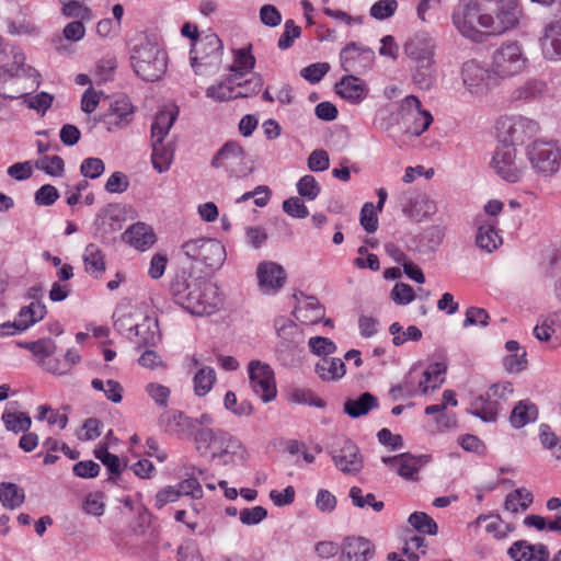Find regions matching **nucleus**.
Here are the masks:
<instances>
[{
  "mask_svg": "<svg viewBox=\"0 0 561 561\" xmlns=\"http://www.w3.org/2000/svg\"><path fill=\"white\" fill-rule=\"evenodd\" d=\"M170 290L176 304L196 316L214 313L221 302L218 289L211 282L195 277L184 270L176 273Z\"/></svg>",
  "mask_w": 561,
  "mask_h": 561,
  "instance_id": "obj_1",
  "label": "nucleus"
},
{
  "mask_svg": "<svg viewBox=\"0 0 561 561\" xmlns=\"http://www.w3.org/2000/svg\"><path fill=\"white\" fill-rule=\"evenodd\" d=\"M130 64L135 73L145 81H157L167 70L165 54L145 34L130 39Z\"/></svg>",
  "mask_w": 561,
  "mask_h": 561,
  "instance_id": "obj_2",
  "label": "nucleus"
},
{
  "mask_svg": "<svg viewBox=\"0 0 561 561\" xmlns=\"http://www.w3.org/2000/svg\"><path fill=\"white\" fill-rule=\"evenodd\" d=\"M196 449L202 456L210 455L213 461L228 465V456L242 450L241 443L222 430L202 428L195 434Z\"/></svg>",
  "mask_w": 561,
  "mask_h": 561,
  "instance_id": "obj_3",
  "label": "nucleus"
},
{
  "mask_svg": "<svg viewBox=\"0 0 561 561\" xmlns=\"http://www.w3.org/2000/svg\"><path fill=\"white\" fill-rule=\"evenodd\" d=\"M175 119V112L161 111L156 115L151 125V162L159 173L168 171L173 161L174 148L171 144H164L163 140L169 135Z\"/></svg>",
  "mask_w": 561,
  "mask_h": 561,
  "instance_id": "obj_4",
  "label": "nucleus"
},
{
  "mask_svg": "<svg viewBox=\"0 0 561 561\" xmlns=\"http://www.w3.org/2000/svg\"><path fill=\"white\" fill-rule=\"evenodd\" d=\"M528 58L517 42H507L499 46L492 54V73L499 79H506L523 72Z\"/></svg>",
  "mask_w": 561,
  "mask_h": 561,
  "instance_id": "obj_5",
  "label": "nucleus"
},
{
  "mask_svg": "<svg viewBox=\"0 0 561 561\" xmlns=\"http://www.w3.org/2000/svg\"><path fill=\"white\" fill-rule=\"evenodd\" d=\"M453 21L462 36L474 42L482 41L485 30L490 34V26L493 24V16L481 13L480 7L476 2H469L453 14Z\"/></svg>",
  "mask_w": 561,
  "mask_h": 561,
  "instance_id": "obj_6",
  "label": "nucleus"
},
{
  "mask_svg": "<svg viewBox=\"0 0 561 561\" xmlns=\"http://www.w3.org/2000/svg\"><path fill=\"white\" fill-rule=\"evenodd\" d=\"M181 251L188 260L213 268L220 267L226 260L224 244L210 238L187 240L181 245Z\"/></svg>",
  "mask_w": 561,
  "mask_h": 561,
  "instance_id": "obj_7",
  "label": "nucleus"
},
{
  "mask_svg": "<svg viewBox=\"0 0 561 561\" xmlns=\"http://www.w3.org/2000/svg\"><path fill=\"white\" fill-rule=\"evenodd\" d=\"M210 164L215 169L226 170L230 176L236 178H244L253 172L244 149L234 140L224 144L213 157Z\"/></svg>",
  "mask_w": 561,
  "mask_h": 561,
  "instance_id": "obj_8",
  "label": "nucleus"
},
{
  "mask_svg": "<svg viewBox=\"0 0 561 561\" xmlns=\"http://www.w3.org/2000/svg\"><path fill=\"white\" fill-rule=\"evenodd\" d=\"M531 168L541 175L554 174L561 163V150L553 141L535 140L526 149Z\"/></svg>",
  "mask_w": 561,
  "mask_h": 561,
  "instance_id": "obj_9",
  "label": "nucleus"
},
{
  "mask_svg": "<svg viewBox=\"0 0 561 561\" xmlns=\"http://www.w3.org/2000/svg\"><path fill=\"white\" fill-rule=\"evenodd\" d=\"M497 129L501 142L515 148L536 136L540 126L529 117L512 116L501 119L497 124Z\"/></svg>",
  "mask_w": 561,
  "mask_h": 561,
  "instance_id": "obj_10",
  "label": "nucleus"
},
{
  "mask_svg": "<svg viewBox=\"0 0 561 561\" xmlns=\"http://www.w3.org/2000/svg\"><path fill=\"white\" fill-rule=\"evenodd\" d=\"M490 165L502 180L510 183L520 181L526 171L523 159L516 156V148L503 142L495 149Z\"/></svg>",
  "mask_w": 561,
  "mask_h": 561,
  "instance_id": "obj_11",
  "label": "nucleus"
},
{
  "mask_svg": "<svg viewBox=\"0 0 561 561\" xmlns=\"http://www.w3.org/2000/svg\"><path fill=\"white\" fill-rule=\"evenodd\" d=\"M461 77L467 90L476 95H482L497 84V78L492 73V68L486 69L476 60L463 64Z\"/></svg>",
  "mask_w": 561,
  "mask_h": 561,
  "instance_id": "obj_12",
  "label": "nucleus"
},
{
  "mask_svg": "<svg viewBox=\"0 0 561 561\" xmlns=\"http://www.w3.org/2000/svg\"><path fill=\"white\" fill-rule=\"evenodd\" d=\"M250 385L254 393L263 402H270L275 399L277 390L274 380V373L270 365L260 360H252L249 364Z\"/></svg>",
  "mask_w": 561,
  "mask_h": 561,
  "instance_id": "obj_13",
  "label": "nucleus"
},
{
  "mask_svg": "<svg viewBox=\"0 0 561 561\" xmlns=\"http://www.w3.org/2000/svg\"><path fill=\"white\" fill-rule=\"evenodd\" d=\"M402 211L409 218L421 222L436 213V203L424 193L405 192L401 197Z\"/></svg>",
  "mask_w": 561,
  "mask_h": 561,
  "instance_id": "obj_14",
  "label": "nucleus"
},
{
  "mask_svg": "<svg viewBox=\"0 0 561 561\" xmlns=\"http://www.w3.org/2000/svg\"><path fill=\"white\" fill-rule=\"evenodd\" d=\"M330 455L335 467L343 473L356 474L363 468L359 449L351 439L343 438L341 446L333 448Z\"/></svg>",
  "mask_w": 561,
  "mask_h": 561,
  "instance_id": "obj_15",
  "label": "nucleus"
},
{
  "mask_svg": "<svg viewBox=\"0 0 561 561\" xmlns=\"http://www.w3.org/2000/svg\"><path fill=\"white\" fill-rule=\"evenodd\" d=\"M430 459L431 456L428 455L414 456L410 453H403L392 457H382L381 461L394 469L401 478L416 481L420 468L427 463Z\"/></svg>",
  "mask_w": 561,
  "mask_h": 561,
  "instance_id": "obj_16",
  "label": "nucleus"
},
{
  "mask_svg": "<svg viewBox=\"0 0 561 561\" xmlns=\"http://www.w3.org/2000/svg\"><path fill=\"white\" fill-rule=\"evenodd\" d=\"M401 114L404 122H409L410 118L420 121V125L407 126L405 133L414 137L421 136L433 122L432 114L428 111L422 110L420 99L412 94L405 96L402 101Z\"/></svg>",
  "mask_w": 561,
  "mask_h": 561,
  "instance_id": "obj_17",
  "label": "nucleus"
},
{
  "mask_svg": "<svg viewBox=\"0 0 561 561\" xmlns=\"http://www.w3.org/2000/svg\"><path fill=\"white\" fill-rule=\"evenodd\" d=\"M274 327L279 339L277 353L293 354L304 342L302 331L293 320L279 317L275 320Z\"/></svg>",
  "mask_w": 561,
  "mask_h": 561,
  "instance_id": "obj_18",
  "label": "nucleus"
},
{
  "mask_svg": "<svg viewBox=\"0 0 561 561\" xmlns=\"http://www.w3.org/2000/svg\"><path fill=\"white\" fill-rule=\"evenodd\" d=\"M539 45L546 60L561 61V16L545 24Z\"/></svg>",
  "mask_w": 561,
  "mask_h": 561,
  "instance_id": "obj_19",
  "label": "nucleus"
},
{
  "mask_svg": "<svg viewBox=\"0 0 561 561\" xmlns=\"http://www.w3.org/2000/svg\"><path fill=\"white\" fill-rule=\"evenodd\" d=\"M159 427L168 434L188 437L196 431V421L186 416L182 411L169 410L158 420Z\"/></svg>",
  "mask_w": 561,
  "mask_h": 561,
  "instance_id": "obj_20",
  "label": "nucleus"
},
{
  "mask_svg": "<svg viewBox=\"0 0 561 561\" xmlns=\"http://www.w3.org/2000/svg\"><path fill=\"white\" fill-rule=\"evenodd\" d=\"M374 51L359 47L356 43H348L340 53L341 66L346 72H363L373 60Z\"/></svg>",
  "mask_w": 561,
  "mask_h": 561,
  "instance_id": "obj_21",
  "label": "nucleus"
},
{
  "mask_svg": "<svg viewBox=\"0 0 561 561\" xmlns=\"http://www.w3.org/2000/svg\"><path fill=\"white\" fill-rule=\"evenodd\" d=\"M256 276L260 289L265 294L278 291L286 282V273L283 266L271 261L257 265Z\"/></svg>",
  "mask_w": 561,
  "mask_h": 561,
  "instance_id": "obj_22",
  "label": "nucleus"
},
{
  "mask_svg": "<svg viewBox=\"0 0 561 561\" xmlns=\"http://www.w3.org/2000/svg\"><path fill=\"white\" fill-rule=\"evenodd\" d=\"M134 107L126 96H121L111 103L107 113L100 116L99 121L107 126V130L119 129L128 125L133 118Z\"/></svg>",
  "mask_w": 561,
  "mask_h": 561,
  "instance_id": "obj_23",
  "label": "nucleus"
},
{
  "mask_svg": "<svg viewBox=\"0 0 561 561\" xmlns=\"http://www.w3.org/2000/svg\"><path fill=\"white\" fill-rule=\"evenodd\" d=\"M375 554V546L364 537H347L341 545L337 561H369Z\"/></svg>",
  "mask_w": 561,
  "mask_h": 561,
  "instance_id": "obj_24",
  "label": "nucleus"
},
{
  "mask_svg": "<svg viewBox=\"0 0 561 561\" xmlns=\"http://www.w3.org/2000/svg\"><path fill=\"white\" fill-rule=\"evenodd\" d=\"M24 53L14 45L0 44V79L7 80L19 76L25 65Z\"/></svg>",
  "mask_w": 561,
  "mask_h": 561,
  "instance_id": "obj_25",
  "label": "nucleus"
},
{
  "mask_svg": "<svg viewBox=\"0 0 561 561\" xmlns=\"http://www.w3.org/2000/svg\"><path fill=\"white\" fill-rule=\"evenodd\" d=\"M501 4L496 10V16L493 18V24L490 26V34H502L518 24L520 10L514 0L497 2Z\"/></svg>",
  "mask_w": 561,
  "mask_h": 561,
  "instance_id": "obj_26",
  "label": "nucleus"
},
{
  "mask_svg": "<svg viewBox=\"0 0 561 561\" xmlns=\"http://www.w3.org/2000/svg\"><path fill=\"white\" fill-rule=\"evenodd\" d=\"M507 554L514 561H548L549 550L543 543H529L526 540L515 541L510 549Z\"/></svg>",
  "mask_w": 561,
  "mask_h": 561,
  "instance_id": "obj_27",
  "label": "nucleus"
},
{
  "mask_svg": "<svg viewBox=\"0 0 561 561\" xmlns=\"http://www.w3.org/2000/svg\"><path fill=\"white\" fill-rule=\"evenodd\" d=\"M335 92L343 99L353 104L360 103L367 95L368 88L366 83L358 77L348 75L344 76L334 85Z\"/></svg>",
  "mask_w": 561,
  "mask_h": 561,
  "instance_id": "obj_28",
  "label": "nucleus"
},
{
  "mask_svg": "<svg viewBox=\"0 0 561 561\" xmlns=\"http://www.w3.org/2000/svg\"><path fill=\"white\" fill-rule=\"evenodd\" d=\"M435 41L428 34L420 33L411 37L404 45L405 54L413 61L434 60Z\"/></svg>",
  "mask_w": 561,
  "mask_h": 561,
  "instance_id": "obj_29",
  "label": "nucleus"
},
{
  "mask_svg": "<svg viewBox=\"0 0 561 561\" xmlns=\"http://www.w3.org/2000/svg\"><path fill=\"white\" fill-rule=\"evenodd\" d=\"M124 237L131 247L140 251H146L156 242L154 232L144 222L133 225Z\"/></svg>",
  "mask_w": 561,
  "mask_h": 561,
  "instance_id": "obj_30",
  "label": "nucleus"
},
{
  "mask_svg": "<svg viewBox=\"0 0 561 561\" xmlns=\"http://www.w3.org/2000/svg\"><path fill=\"white\" fill-rule=\"evenodd\" d=\"M294 316L302 323L314 324L324 317V308L316 298L308 297L294 309Z\"/></svg>",
  "mask_w": 561,
  "mask_h": 561,
  "instance_id": "obj_31",
  "label": "nucleus"
},
{
  "mask_svg": "<svg viewBox=\"0 0 561 561\" xmlns=\"http://www.w3.org/2000/svg\"><path fill=\"white\" fill-rule=\"evenodd\" d=\"M378 399L370 392H363L357 399H347L343 411L352 419H358L378 408Z\"/></svg>",
  "mask_w": 561,
  "mask_h": 561,
  "instance_id": "obj_32",
  "label": "nucleus"
},
{
  "mask_svg": "<svg viewBox=\"0 0 561 561\" xmlns=\"http://www.w3.org/2000/svg\"><path fill=\"white\" fill-rule=\"evenodd\" d=\"M134 328V334L138 337L137 344L139 346H153L160 341L157 319L145 317L141 322L135 323Z\"/></svg>",
  "mask_w": 561,
  "mask_h": 561,
  "instance_id": "obj_33",
  "label": "nucleus"
},
{
  "mask_svg": "<svg viewBox=\"0 0 561 561\" xmlns=\"http://www.w3.org/2000/svg\"><path fill=\"white\" fill-rule=\"evenodd\" d=\"M319 378L323 381H335L344 377L346 373L345 364L337 357H323L314 368Z\"/></svg>",
  "mask_w": 561,
  "mask_h": 561,
  "instance_id": "obj_34",
  "label": "nucleus"
},
{
  "mask_svg": "<svg viewBox=\"0 0 561 561\" xmlns=\"http://www.w3.org/2000/svg\"><path fill=\"white\" fill-rule=\"evenodd\" d=\"M85 272L94 278H100L105 272V256L101 249L94 244L89 243L82 255Z\"/></svg>",
  "mask_w": 561,
  "mask_h": 561,
  "instance_id": "obj_35",
  "label": "nucleus"
},
{
  "mask_svg": "<svg viewBox=\"0 0 561 561\" xmlns=\"http://www.w3.org/2000/svg\"><path fill=\"white\" fill-rule=\"evenodd\" d=\"M537 417V405L529 400H522L512 410L510 422L513 427L522 428L525 425L535 422Z\"/></svg>",
  "mask_w": 561,
  "mask_h": 561,
  "instance_id": "obj_36",
  "label": "nucleus"
},
{
  "mask_svg": "<svg viewBox=\"0 0 561 561\" xmlns=\"http://www.w3.org/2000/svg\"><path fill=\"white\" fill-rule=\"evenodd\" d=\"M413 82L423 90L431 89L436 80V70L434 60L423 59L422 61H414Z\"/></svg>",
  "mask_w": 561,
  "mask_h": 561,
  "instance_id": "obj_37",
  "label": "nucleus"
},
{
  "mask_svg": "<svg viewBox=\"0 0 561 561\" xmlns=\"http://www.w3.org/2000/svg\"><path fill=\"white\" fill-rule=\"evenodd\" d=\"M46 306L39 300L32 301L28 306H24L20 309L16 320L23 331L27 330L35 323L39 322L46 316Z\"/></svg>",
  "mask_w": 561,
  "mask_h": 561,
  "instance_id": "obj_38",
  "label": "nucleus"
},
{
  "mask_svg": "<svg viewBox=\"0 0 561 561\" xmlns=\"http://www.w3.org/2000/svg\"><path fill=\"white\" fill-rule=\"evenodd\" d=\"M231 83L232 79L228 78L227 82H220L217 85H210L206 90V95L218 102H225L239 98H248L251 95V92H242L241 90H236Z\"/></svg>",
  "mask_w": 561,
  "mask_h": 561,
  "instance_id": "obj_39",
  "label": "nucleus"
},
{
  "mask_svg": "<svg viewBox=\"0 0 561 561\" xmlns=\"http://www.w3.org/2000/svg\"><path fill=\"white\" fill-rule=\"evenodd\" d=\"M24 500V490L18 484L11 482L0 484V502L5 508L15 510L23 504Z\"/></svg>",
  "mask_w": 561,
  "mask_h": 561,
  "instance_id": "obj_40",
  "label": "nucleus"
},
{
  "mask_svg": "<svg viewBox=\"0 0 561 561\" xmlns=\"http://www.w3.org/2000/svg\"><path fill=\"white\" fill-rule=\"evenodd\" d=\"M195 49L205 54L201 59L211 57L218 61L221 56L222 43L216 34H209L201 38L198 43L192 44L191 54Z\"/></svg>",
  "mask_w": 561,
  "mask_h": 561,
  "instance_id": "obj_41",
  "label": "nucleus"
},
{
  "mask_svg": "<svg viewBox=\"0 0 561 561\" xmlns=\"http://www.w3.org/2000/svg\"><path fill=\"white\" fill-rule=\"evenodd\" d=\"M95 225L98 229L108 234L122 229L121 220L116 214V208L112 205L103 208L96 216Z\"/></svg>",
  "mask_w": 561,
  "mask_h": 561,
  "instance_id": "obj_42",
  "label": "nucleus"
},
{
  "mask_svg": "<svg viewBox=\"0 0 561 561\" xmlns=\"http://www.w3.org/2000/svg\"><path fill=\"white\" fill-rule=\"evenodd\" d=\"M476 243L481 250L492 252L502 243V239L495 231L494 225H480L478 227Z\"/></svg>",
  "mask_w": 561,
  "mask_h": 561,
  "instance_id": "obj_43",
  "label": "nucleus"
},
{
  "mask_svg": "<svg viewBox=\"0 0 561 561\" xmlns=\"http://www.w3.org/2000/svg\"><path fill=\"white\" fill-rule=\"evenodd\" d=\"M446 369L447 367L444 363H435L431 365L430 368L423 373L424 379L419 382L422 392L427 393L430 388L428 383H431L432 390L439 388L445 380L443 375L446 373Z\"/></svg>",
  "mask_w": 561,
  "mask_h": 561,
  "instance_id": "obj_44",
  "label": "nucleus"
},
{
  "mask_svg": "<svg viewBox=\"0 0 561 561\" xmlns=\"http://www.w3.org/2000/svg\"><path fill=\"white\" fill-rule=\"evenodd\" d=\"M255 66V58L251 53V46L240 48L234 51L233 64L230 70L239 77H243L250 72Z\"/></svg>",
  "mask_w": 561,
  "mask_h": 561,
  "instance_id": "obj_45",
  "label": "nucleus"
},
{
  "mask_svg": "<svg viewBox=\"0 0 561 561\" xmlns=\"http://www.w3.org/2000/svg\"><path fill=\"white\" fill-rule=\"evenodd\" d=\"M216 381V371L211 367H202L194 376V392L198 397L206 396Z\"/></svg>",
  "mask_w": 561,
  "mask_h": 561,
  "instance_id": "obj_46",
  "label": "nucleus"
},
{
  "mask_svg": "<svg viewBox=\"0 0 561 561\" xmlns=\"http://www.w3.org/2000/svg\"><path fill=\"white\" fill-rule=\"evenodd\" d=\"M533 494L525 489H516L508 493L505 499V510L517 513L519 510L526 511L533 503Z\"/></svg>",
  "mask_w": 561,
  "mask_h": 561,
  "instance_id": "obj_47",
  "label": "nucleus"
},
{
  "mask_svg": "<svg viewBox=\"0 0 561 561\" xmlns=\"http://www.w3.org/2000/svg\"><path fill=\"white\" fill-rule=\"evenodd\" d=\"M2 421L7 431L18 433H25L30 430L32 425V420L27 413L21 412H10L5 411L2 414Z\"/></svg>",
  "mask_w": 561,
  "mask_h": 561,
  "instance_id": "obj_48",
  "label": "nucleus"
},
{
  "mask_svg": "<svg viewBox=\"0 0 561 561\" xmlns=\"http://www.w3.org/2000/svg\"><path fill=\"white\" fill-rule=\"evenodd\" d=\"M348 495L353 505L358 508L371 507L375 512L379 513L385 507L382 501H377L373 493L364 494L359 486H352Z\"/></svg>",
  "mask_w": 561,
  "mask_h": 561,
  "instance_id": "obj_49",
  "label": "nucleus"
},
{
  "mask_svg": "<svg viewBox=\"0 0 561 561\" xmlns=\"http://www.w3.org/2000/svg\"><path fill=\"white\" fill-rule=\"evenodd\" d=\"M408 522L414 529L426 535L434 536L438 531L436 522L424 512L412 513Z\"/></svg>",
  "mask_w": 561,
  "mask_h": 561,
  "instance_id": "obj_50",
  "label": "nucleus"
},
{
  "mask_svg": "<svg viewBox=\"0 0 561 561\" xmlns=\"http://www.w3.org/2000/svg\"><path fill=\"white\" fill-rule=\"evenodd\" d=\"M546 89V83L541 80H528L514 91V98L517 100H531L540 96Z\"/></svg>",
  "mask_w": 561,
  "mask_h": 561,
  "instance_id": "obj_51",
  "label": "nucleus"
},
{
  "mask_svg": "<svg viewBox=\"0 0 561 561\" xmlns=\"http://www.w3.org/2000/svg\"><path fill=\"white\" fill-rule=\"evenodd\" d=\"M22 96L24 104H26L28 108L42 114V116L50 108L54 101V95L47 92H41L36 95L24 94Z\"/></svg>",
  "mask_w": 561,
  "mask_h": 561,
  "instance_id": "obj_52",
  "label": "nucleus"
},
{
  "mask_svg": "<svg viewBox=\"0 0 561 561\" xmlns=\"http://www.w3.org/2000/svg\"><path fill=\"white\" fill-rule=\"evenodd\" d=\"M445 233L446 227L444 225H432L424 230L422 240L425 242L427 249L435 251L443 242Z\"/></svg>",
  "mask_w": 561,
  "mask_h": 561,
  "instance_id": "obj_53",
  "label": "nucleus"
},
{
  "mask_svg": "<svg viewBox=\"0 0 561 561\" xmlns=\"http://www.w3.org/2000/svg\"><path fill=\"white\" fill-rule=\"evenodd\" d=\"M298 194L307 201H314L320 194V185L312 175H304L297 183Z\"/></svg>",
  "mask_w": 561,
  "mask_h": 561,
  "instance_id": "obj_54",
  "label": "nucleus"
},
{
  "mask_svg": "<svg viewBox=\"0 0 561 561\" xmlns=\"http://www.w3.org/2000/svg\"><path fill=\"white\" fill-rule=\"evenodd\" d=\"M479 401L483 402V398L480 397L472 403L474 410L471 411V414L479 417L483 422H495L497 419V402H486L480 407Z\"/></svg>",
  "mask_w": 561,
  "mask_h": 561,
  "instance_id": "obj_55",
  "label": "nucleus"
},
{
  "mask_svg": "<svg viewBox=\"0 0 561 561\" xmlns=\"http://www.w3.org/2000/svg\"><path fill=\"white\" fill-rule=\"evenodd\" d=\"M36 168L51 176H60L65 170L64 160L59 156H45L36 162Z\"/></svg>",
  "mask_w": 561,
  "mask_h": 561,
  "instance_id": "obj_56",
  "label": "nucleus"
},
{
  "mask_svg": "<svg viewBox=\"0 0 561 561\" xmlns=\"http://www.w3.org/2000/svg\"><path fill=\"white\" fill-rule=\"evenodd\" d=\"M310 351L318 356L327 357L333 354L336 350V345L332 340L324 336H312L308 341Z\"/></svg>",
  "mask_w": 561,
  "mask_h": 561,
  "instance_id": "obj_57",
  "label": "nucleus"
},
{
  "mask_svg": "<svg viewBox=\"0 0 561 561\" xmlns=\"http://www.w3.org/2000/svg\"><path fill=\"white\" fill-rule=\"evenodd\" d=\"M329 70L330 65L328 62H316L302 68L300 76L311 84H316L322 80Z\"/></svg>",
  "mask_w": 561,
  "mask_h": 561,
  "instance_id": "obj_58",
  "label": "nucleus"
},
{
  "mask_svg": "<svg viewBox=\"0 0 561 561\" xmlns=\"http://www.w3.org/2000/svg\"><path fill=\"white\" fill-rule=\"evenodd\" d=\"M390 298L394 304L405 306L415 299V293L410 285L397 283L390 293Z\"/></svg>",
  "mask_w": 561,
  "mask_h": 561,
  "instance_id": "obj_59",
  "label": "nucleus"
},
{
  "mask_svg": "<svg viewBox=\"0 0 561 561\" xmlns=\"http://www.w3.org/2000/svg\"><path fill=\"white\" fill-rule=\"evenodd\" d=\"M527 353L522 350L520 353H514L503 358V366L507 373L517 374L525 370L528 366Z\"/></svg>",
  "mask_w": 561,
  "mask_h": 561,
  "instance_id": "obj_60",
  "label": "nucleus"
},
{
  "mask_svg": "<svg viewBox=\"0 0 561 561\" xmlns=\"http://www.w3.org/2000/svg\"><path fill=\"white\" fill-rule=\"evenodd\" d=\"M146 391L158 407H168L171 391L167 386L157 382H150L146 386Z\"/></svg>",
  "mask_w": 561,
  "mask_h": 561,
  "instance_id": "obj_61",
  "label": "nucleus"
},
{
  "mask_svg": "<svg viewBox=\"0 0 561 561\" xmlns=\"http://www.w3.org/2000/svg\"><path fill=\"white\" fill-rule=\"evenodd\" d=\"M398 8L396 0H379L370 8V16L376 20H385L392 16Z\"/></svg>",
  "mask_w": 561,
  "mask_h": 561,
  "instance_id": "obj_62",
  "label": "nucleus"
},
{
  "mask_svg": "<svg viewBox=\"0 0 561 561\" xmlns=\"http://www.w3.org/2000/svg\"><path fill=\"white\" fill-rule=\"evenodd\" d=\"M290 400L294 403L309 404L317 408H324L325 402L319 397H316L311 390L308 389H294L290 394Z\"/></svg>",
  "mask_w": 561,
  "mask_h": 561,
  "instance_id": "obj_63",
  "label": "nucleus"
},
{
  "mask_svg": "<svg viewBox=\"0 0 561 561\" xmlns=\"http://www.w3.org/2000/svg\"><path fill=\"white\" fill-rule=\"evenodd\" d=\"M104 170V162L100 158H87L80 167L81 174L92 180L100 178Z\"/></svg>",
  "mask_w": 561,
  "mask_h": 561,
  "instance_id": "obj_64",
  "label": "nucleus"
}]
</instances>
